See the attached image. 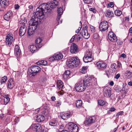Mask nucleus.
<instances>
[{
    "mask_svg": "<svg viewBox=\"0 0 132 132\" xmlns=\"http://www.w3.org/2000/svg\"><path fill=\"white\" fill-rule=\"evenodd\" d=\"M38 8L37 9V12L35 14V16L34 18L32 17L30 21H29V28L27 32L28 35L31 36L34 32L35 30L37 28V26L38 24V17L42 16L43 14V10L40 9Z\"/></svg>",
    "mask_w": 132,
    "mask_h": 132,
    "instance_id": "f257e3e1",
    "label": "nucleus"
},
{
    "mask_svg": "<svg viewBox=\"0 0 132 132\" xmlns=\"http://www.w3.org/2000/svg\"><path fill=\"white\" fill-rule=\"evenodd\" d=\"M41 70V68L37 65H32L29 68L28 73L30 75H32L30 78L32 82H35V76Z\"/></svg>",
    "mask_w": 132,
    "mask_h": 132,
    "instance_id": "f03ea898",
    "label": "nucleus"
},
{
    "mask_svg": "<svg viewBox=\"0 0 132 132\" xmlns=\"http://www.w3.org/2000/svg\"><path fill=\"white\" fill-rule=\"evenodd\" d=\"M82 81V83L86 87H92V86L94 85L96 82V78L93 77H86Z\"/></svg>",
    "mask_w": 132,
    "mask_h": 132,
    "instance_id": "7ed1b4c3",
    "label": "nucleus"
},
{
    "mask_svg": "<svg viewBox=\"0 0 132 132\" xmlns=\"http://www.w3.org/2000/svg\"><path fill=\"white\" fill-rule=\"evenodd\" d=\"M80 60L77 57H72L68 61L67 64L68 66L70 68L77 67L79 63Z\"/></svg>",
    "mask_w": 132,
    "mask_h": 132,
    "instance_id": "20e7f679",
    "label": "nucleus"
},
{
    "mask_svg": "<svg viewBox=\"0 0 132 132\" xmlns=\"http://www.w3.org/2000/svg\"><path fill=\"white\" fill-rule=\"evenodd\" d=\"M96 119L94 116L87 118L84 121V124L85 126L89 127L94 123L96 121Z\"/></svg>",
    "mask_w": 132,
    "mask_h": 132,
    "instance_id": "39448f33",
    "label": "nucleus"
},
{
    "mask_svg": "<svg viewBox=\"0 0 132 132\" xmlns=\"http://www.w3.org/2000/svg\"><path fill=\"white\" fill-rule=\"evenodd\" d=\"M67 128L69 131L71 132H78V126L72 122L69 123Z\"/></svg>",
    "mask_w": 132,
    "mask_h": 132,
    "instance_id": "423d86ee",
    "label": "nucleus"
},
{
    "mask_svg": "<svg viewBox=\"0 0 132 132\" xmlns=\"http://www.w3.org/2000/svg\"><path fill=\"white\" fill-rule=\"evenodd\" d=\"M86 87L82 83V81H80L76 84L75 89L78 92H81L85 89Z\"/></svg>",
    "mask_w": 132,
    "mask_h": 132,
    "instance_id": "0eeeda50",
    "label": "nucleus"
},
{
    "mask_svg": "<svg viewBox=\"0 0 132 132\" xmlns=\"http://www.w3.org/2000/svg\"><path fill=\"white\" fill-rule=\"evenodd\" d=\"M100 30L101 31H104L107 29V21H103L100 22L99 26Z\"/></svg>",
    "mask_w": 132,
    "mask_h": 132,
    "instance_id": "6e6552de",
    "label": "nucleus"
},
{
    "mask_svg": "<svg viewBox=\"0 0 132 132\" xmlns=\"http://www.w3.org/2000/svg\"><path fill=\"white\" fill-rule=\"evenodd\" d=\"M70 50L72 53L76 54L79 52L78 46L75 43H72L70 47Z\"/></svg>",
    "mask_w": 132,
    "mask_h": 132,
    "instance_id": "1a4fd4ad",
    "label": "nucleus"
},
{
    "mask_svg": "<svg viewBox=\"0 0 132 132\" xmlns=\"http://www.w3.org/2000/svg\"><path fill=\"white\" fill-rule=\"evenodd\" d=\"M97 68L101 70H104L107 67V64L103 61H98L97 63Z\"/></svg>",
    "mask_w": 132,
    "mask_h": 132,
    "instance_id": "9d476101",
    "label": "nucleus"
},
{
    "mask_svg": "<svg viewBox=\"0 0 132 132\" xmlns=\"http://www.w3.org/2000/svg\"><path fill=\"white\" fill-rule=\"evenodd\" d=\"M6 45H9L12 44L13 40V34L10 33L8 34L6 38Z\"/></svg>",
    "mask_w": 132,
    "mask_h": 132,
    "instance_id": "9b49d317",
    "label": "nucleus"
},
{
    "mask_svg": "<svg viewBox=\"0 0 132 132\" xmlns=\"http://www.w3.org/2000/svg\"><path fill=\"white\" fill-rule=\"evenodd\" d=\"M87 27L83 28L82 30V35L85 39H88L90 37V34L88 32Z\"/></svg>",
    "mask_w": 132,
    "mask_h": 132,
    "instance_id": "f8f14e48",
    "label": "nucleus"
},
{
    "mask_svg": "<svg viewBox=\"0 0 132 132\" xmlns=\"http://www.w3.org/2000/svg\"><path fill=\"white\" fill-rule=\"evenodd\" d=\"M108 38L112 42H115L117 40V37L115 34L112 31L109 33L108 35Z\"/></svg>",
    "mask_w": 132,
    "mask_h": 132,
    "instance_id": "ddd939ff",
    "label": "nucleus"
},
{
    "mask_svg": "<svg viewBox=\"0 0 132 132\" xmlns=\"http://www.w3.org/2000/svg\"><path fill=\"white\" fill-rule=\"evenodd\" d=\"M33 129L36 132H42L43 128L39 124H34L33 125Z\"/></svg>",
    "mask_w": 132,
    "mask_h": 132,
    "instance_id": "4468645a",
    "label": "nucleus"
},
{
    "mask_svg": "<svg viewBox=\"0 0 132 132\" xmlns=\"http://www.w3.org/2000/svg\"><path fill=\"white\" fill-rule=\"evenodd\" d=\"M14 86V82L13 79L10 78L8 81L7 84V88L11 89H12Z\"/></svg>",
    "mask_w": 132,
    "mask_h": 132,
    "instance_id": "2eb2a0df",
    "label": "nucleus"
},
{
    "mask_svg": "<svg viewBox=\"0 0 132 132\" xmlns=\"http://www.w3.org/2000/svg\"><path fill=\"white\" fill-rule=\"evenodd\" d=\"M49 4L51 8L54 9L57 7L59 5V2L56 0H51Z\"/></svg>",
    "mask_w": 132,
    "mask_h": 132,
    "instance_id": "dca6fc26",
    "label": "nucleus"
},
{
    "mask_svg": "<svg viewBox=\"0 0 132 132\" xmlns=\"http://www.w3.org/2000/svg\"><path fill=\"white\" fill-rule=\"evenodd\" d=\"M35 44H32L29 46V48L31 52L34 53L37 51L39 48Z\"/></svg>",
    "mask_w": 132,
    "mask_h": 132,
    "instance_id": "f3484780",
    "label": "nucleus"
},
{
    "mask_svg": "<svg viewBox=\"0 0 132 132\" xmlns=\"http://www.w3.org/2000/svg\"><path fill=\"white\" fill-rule=\"evenodd\" d=\"M71 116L70 112H67L66 113H62L61 114L60 117L63 120H67Z\"/></svg>",
    "mask_w": 132,
    "mask_h": 132,
    "instance_id": "a211bd4d",
    "label": "nucleus"
},
{
    "mask_svg": "<svg viewBox=\"0 0 132 132\" xmlns=\"http://www.w3.org/2000/svg\"><path fill=\"white\" fill-rule=\"evenodd\" d=\"M13 13L12 11H9L4 16V19L6 20H9L12 17Z\"/></svg>",
    "mask_w": 132,
    "mask_h": 132,
    "instance_id": "6ab92c4d",
    "label": "nucleus"
},
{
    "mask_svg": "<svg viewBox=\"0 0 132 132\" xmlns=\"http://www.w3.org/2000/svg\"><path fill=\"white\" fill-rule=\"evenodd\" d=\"M26 30V27L22 26H21L20 28L19 31V35L20 36H23L25 34Z\"/></svg>",
    "mask_w": 132,
    "mask_h": 132,
    "instance_id": "aec40b11",
    "label": "nucleus"
},
{
    "mask_svg": "<svg viewBox=\"0 0 132 132\" xmlns=\"http://www.w3.org/2000/svg\"><path fill=\"white\" fill-rule=\"evenodd\" d=\"M9 0H1L0 4L2 6L5 7L8 6L9 4Z\"/></svg>",
    "mask_w": 132,
    "mask_h": 132,
    "instance_id": "412c9836",
    "label": "nucleus"
},
{
    "mask_svg": "<svg viewBox=\"0 0 132 132\" xmlns=\"http://www.w3.org/2000/svg\"><path fill=\"white\" fill-rule=\"evenodd\" d=\"M14 51L16 53V55L17 57H19L21 53V50L19 46L18 45H16L15 46Z\"/></svg>",
    "mask_w": 132,
    "mask_h": 132,
    "instance_id": "4be33fe9",
    "label": "nucleus"
},
{
    "mask_svg": "<svg viewBox=\"0 0 132 132\" xmlns=\"http://www.w3.org/2000/svg\"><path fill=\"white\" fill-rule=\"evenodd\" d=\"M84 61L85 63L90 62L92 61L94 59V57H91L90 56H84L83 58Z\"/></svg>",
    "mask_w": 132,
    "mask_h": 132,
    "instance_id": "5701e85b",
    "label": "nucleus"
},
{
    "mask_svg": "<svg viewBox=\"0 0 132 132\" xmlns=\"http://www.w3.org/2000/svg\"><path fill=\"white\" fill-rule=\"evenodd\" d=\"M42 41V39L40 37H39L36 39L35 41V44L37 46L38 48H40L42 46V44L41 43Z\"/></svg>",
    "mask_w": 132,
    "mask_h": 132,
    "instance_id": "b1692460",
    "label": "nucleus"
},
{
    "mask_svg": "<svg viewBox=\"0 0 132 132\" xmlns=\"http://www.w3.org/2000/svg\"><path fill=\"white\" fill-rule=\"evenodd\" d=\"M45 117L42 115L39 114L37 115L36 117L37 122H40L43 121L45 120Z\"/></svg>",
    "mask_w": 132,
    "mask_h": 132,
    "instance_id": "393cba45",
    "label": "nucleus"
},
{
    "mask_svg": "<svg viewBox=\"0 0 132 132\" xmlns=\"http://www.w3.org/2000/svg\"><path fill=\"white\" fill-rule=\"evenodd\" d=\"M56 60H60L62 59L63 57L62 54L59 52H58L54 54Z\"/></svg>",
    "mask_w": 132,
    "mask_h": 132,
    "instance_id": "a878e982",
    "label": "nucleus"
},
{
    "mask_svg": "<svg viewBox=\"0 0 132 132\" xmlns=\"http://www.w3.org/2000/svg\"><path fill=\"white\" fill-rule=\"evenodd\" d=\"M57 87L59 89L63 88L64 87L63 82L61 80H58L56 82Z\"/></svg>",
    "mask_w": 132,
    "mask_h": 132,
    "instance_id": "bb28decb",
    "label": "nucleus"
},
{
    "mask_svg": "<svg viewBox=\"0 0 132 132\" xmlns=\"http://www.w3.org/2000/svg\"><path fill=\"white\" fill-rule=\"evenodd\" d=\"M84 55L86 56H90L91 57H94L93 54L90 49L87 50L85 54Z\"/></svg>",
    "mask_w": 132,
    "mask_h": 132,
    "instance_id": "cd10ccee",
    "label": "nucleus"
},
{
    "mask_svg": "<svg viewBox=\"0 0 132 132\" xmlns=\"http://www.w3.org/2000/svg\"><path fill=\"white\" fill-rule=\"evenodd\" d=\"M4 104L6 105L9 102L10 98H9V96L8 95H6L4 96Z\"/></svg>",
    "mask_w": 132,
    "mask_h": 132,
    "instance_id": "c85d7f7f",
    "label": "nucleus"
},
{
    "mask_svg": "<svg viewBox=\"0 0 132 132\" xmlns=\"http://www.w3.org/2000/svg\"><path fill=\"white\" fill-rule=\"evenodd\" d=\"M70 74V72L69 70L65 71L63 75V77L64 78L67 79L69 77V75Z\"/></svg>",
    "mask_w": 132,
    "mask_h": 132,
    "instance_id": "c756f323",
    "label": "nucleus"
},
{
    "mask_svg": "<svg viewBox=\"0 0 132 132\" xmlns=\"http://www.w3.org/2000/svg\"><path fill=\"white\" fill-rule=\"evenodd\" d=\"M82 101L81 100H77L76 102V107L78 108H81L82 105Z\"/></svg>",
    "mask_w": 132,
    "mask_h": 132,
    "instance_id": "7c9ffc66",
    "label": "nucleus"
},
{
    "mask_svg": "<svg viewBox=\"0 0 132 132\" xmlns=\"http://www.w3.org/2000/svg\"><path fill=\"white\" fill-rule=\"evenodd\" d=\"M49 124L51 126L53 127L56 126L57 125V121L56 120H52L49 122Z\"/></svg>",
    "mask_w": 132,
    "mask_h": 132,
    "instance_id": "2f4dec72",
    "label": "nucleus"
},
{
    "mask_svg": "<svg viewBox=\"0 0 132 132\" xmlns=\"http://www.w3.org/2000/svg\"><path fill=\"white\" fill-rule=\"evenodd\" d=\"M7 79V77L6 76H4L2 77L1 80V85L4 83H5Z\"/></svg>",
    "mask_w": 132,
    "mask_h": 132,
    "instance_id": "473e14b6",
    "label": "nucleus"
},
{
    "mask_svg": "<svg viewBox=\"0 0 132 132\" xmlns=\"http://www.w3.org/2000/svg\"><path fill=\"white\" fill-rule=\"evenodd\" d=\"M117 67V66L116 64L115 63H113L111 64L110 66V68L111 69H112V71H115Z\"/></svg>",
    "mask_w": 132,
    "mask_h": 132,
    "instance_id": "72a5a7b5",
    "label": "nucleus"
},
{
    "mask_svg": "<svg viewBox=\"0 0 132 132\" xmlns=\"http://www.w3.org/2000/svg\"><path fill=\"white\" fill-rule=\"evenodd\" d=\"M87 69V67H83L82 69L80 70V72L83 73H85L86 72V69Z\"/></svg>",
    "mask_w": 132,
    "mask_h": 132,
    "instance_id": "f704fd0d",
    "label": "nucleus"
},
{
    "mask_svg": "<svg viewBox=\"0 0 132 132\" xmlns=\"http://www.w3.org/2000/svg\"><path fill=\"white\" fill-rule=\"evenodd\" d=\"M113 12L110 10L109 9H108V17L111 18L113 16Z\"/></svg>",
    "mask_w": 132,
    "mask_h": 132,
    "instance_id": "c9c22d12",
    "label": "nucleus"
},
{
    "mask_svg": "<svg viewBox=\"0 0 132 132\" xmlns=\"http://www.w3.org/2000/svg\"><path fill=\"white\" fill-rule=\"evenodd\" d=\"M20 23L21 24H22V26H23V27H24H24H25V24L27 23L26 19L25 18H24L23 19H21L20 20Z\"/></svg>",
    "mask_w": 132,
    "mask_h": 132,
    "instance_id": "e433bc0d",
    "label": "nucleus"
},
{
    "mask_svg": "<svg viewBox=\"0 0 132 132\" xmlns=\"http://www.w3.org/2000/svg\"><path fill=\"white\" fill-rule=\"evenodd\" d=\"M122 12L119 10H116L115 11L114 13L117 16H120L122 14Z\"/></svg>",
    "mask_w": 132,
    "mask_h": 132,
    "instance_id": "4c0bfd02",
    "label": "nucleus"
},
{
    "mask_svg": "<svg viewBox=\"0 0 132 132\" xmlns=\"http://www.w3.org/2000/svg\"><path fill=\"white\" fill-rule=\"evenodd\" d=\"M98 103L99 105L101 106H103L105 104L104 101L102 100H99L98 101Z\"/></svg>",
    "mask_w": 132,
    "mask_h": 132,
    "instance_id": "58836bf2",
    "label": "nucleus"
},
{
    "mask_svg": "<svg viewBox=\"0 0 132 132\" xmlns=\"http://www.w3.org/2000/svg\"><path fill=\"white\" fill-rule=\"evenodd\" d=\"M63 9L62 8L60 7L57 9L58 15H61L62 14Z\"/></svg>",
    "mask_w": 132,
    "mask_h": 132,
    "instance_id": "ea45409f",
    "label": "nucleus"
},
{
    "mask_svg": "<svg viewBox=\"0 0 132 132\" xmlns=\"http://www.w3.org/2000/svg\"><path fill=\"white\" fill-rule=\"evenodd\" d=\"M104 95V96H107V87H105L103 89Z\"/></svg>",
    "mask_w": 132,
    "mask_h": 132,
    "instance_id": "a19ab883",
    "label": "nucleus"
},
{
    "mask_svg": "<svg viewBox=\"0 0 132 132\" xmlns=\"http://www.w3.org/2000/svg\"><path fill=\"white\" fill-rule=\"evenodd\" d=\"M90 30L92 32L94 33L95 32L96 30L95 27L90 25Z\"/></svg>",
    "mask_w": 132,
    "mask_h": 132,
    "instance_id": "79ce46f5",
    "label": "nucleus"
},
{
    "mask_svg": "<svg viewBox=\"0 0 132 132\" xmlns=\"http://www.w3.org/2000/svg\"><path fill=\"white\" fill-rule=\"evenodd\" d=\"M75 36L76 39L77 40V41L79 40L81 38L80 37V35L78 33L75 34L74 36Z\"/></svg>",
    "mask_w": 132,
    "mask_h": 132,
    "instance_id": "37998d69",
    "label": "nucleus"
},
{
    "mask_svg": "<svg viewBox=\"0 0 132 132\" xmlns=\"http://www.w3.org/2000/svg\"><path fill=\"white\" fill-rule=\"evenodd\" d=\"M55 56L54 55L53 56L50 57L49 59V60L51 62H53L56 60L55 57Z\"/></svg>",
    "mask_w": 132,
    "mask_h": 132,
    "instance_id": "c03bdc74",
    "label": "nucleus"
},
{
    "mask_svg": "<svg viewBox=\"0 0 132 132\" xmlns=\"http://www.w3.org/2000/svg\"><path fill=\"white\" fill-rule=\"evenodd\" d=\"M93 0H83L84 3L87 4H90L92 3Z\"/></svg>",
    "mask_w": 132,
    "mask_h": 132,
    "instance_id": "a18cd8bd",
    "label": "nucleus"
},
{
    "mask_svg": "<svg viewBox=\"0 0 132 132\" xmlns=\"http://www.w3.org/2000/svg\"><path fill=\"white\" fill-rule=\"evenodd\" d=\"M99 36L98 34L97 33H94L93 35V37L95 39H97L99 38Z\"/></svg>",
    "mask_w": 132,
    "mask_h": 132,
    "instance_id": "49530a36",
    "label": "nucleus"
},
{
    "mask_svg": "<svg viewBox=\"0 0 132 132\" xmlns=\"http://www.w3.org/2000/svg\"><path fill=\"white\" fill-rule=\"evenodd\" d=\"M116 109L113 107H111L110 108V110L108 111V113L110 114V113L114 111H115Z\"/></svg>",
    "mask_w": 132,
    "mask_h": 132,
    "instance_id": "de8ad7c7",
    "label": "nucleus"
},
{
    "mask_svg": "<svg viewBox=\"0 0 132 132\" xmlns=\"http://www.w3.org/2000/svg\"><path fill=\"white\" fill-rule=\"evenodd\" d=\"M114 6V3L112 2H110V4H108V7H111V8L113 7Z\"/></svg>",
    "mask_w": 132,
    "mask_h": 132,
    "instance_id": "09e8293b",
    "label": "nucleus"
},
{
    "mask_svg": "<svg viewBox=\"0 0 132 132\" xmlns=\"http://www.w3.org/2000/svg\"><path fill=\"white\" fill-rule=\"evenodd\" d=\"M56 102V106L57 107L59 106L61 104V102L60 101H58Z\"/></svg>",
    "mask_w": 132,
    "mask_h": 132,
    "instance_id": "8fccbe9b",
    "label": "nucleus"
},
{
    "mask_svg": "<svg viewBox=\"0 0 132 132\" xmlns=\"http://www.w3.org/2000/svg\"><path fill=\"white\" fill-rule=\"evenodd\" d=\"M123 112L122 111H120L118 112L116 114L117 118H118L119 116L122 115L123 114Z\"/></svg>",
    "mask_w": 132,
    "mask_h": 132,
    "instance_id": "3c124183",
    "label": "nucleus"
},
{
    "mask_svg": "<svg viewBox=\"0 0 132 132\" xmlns=\"http://www.w3.org/2000/svg\"><path fill=\"white\" fill-rule=\"evenodd\" d=\"M64 124L61 123L59 126V128L60 129H64Z\"/></svg>",
    "mask_w": 132,
    "mask_h": 132,
    "instance_id": "603ef678",
    "label": "nucleus"
},
{
    "mask_svg": "<svg viewBox=\"0 0 132 132\" xmlns=\"http://www.w3.org/2000/svg\"><path fill=\"white\" fill-rule=\"evenodd\" d=\"M90 11H92L94 13H96V10L95 8H90L89 9Z\"/></svg>",
    "mask_w": 132,
    "mask_h": 132,
    "instance_id": "864d4df0",
    "label": "nucleus"
},
{
    "mask_svg": "<svg viewBox=\"0 0 132 132\" xmlns=\"http://www.w3.org/2000/svg\"><path fill=\"white\" fill-rule=\"evenodd\" d=\"M14 7L15 10H18L20 6L18 4H16L14 5Z\"/></svg>",
    "mask_w": 132,
    "mask_h": 132,
    "instance_id": "5fc2aeb1",
    "label": "nucleus"
},
{
    "mask_svg": "<svg viewBox=\"0 0 132 132\" xmlns=\"http://www.w3.org/2000/svg\"><path fill=\"white\" fill-rule=\"evenodd\" d=\"M19 118L18 117L16 118L14 120V122H15V124H16V123H17L18 122H19Z\"/></svg>",
    "mask_w": 132,
    "mask_h": 132,
    "instance_id": "6e6d98bb",
    "label": "nucleus"
},
{
    "mask_svg": "<svg viewBox=\"0 0 132 132\" xmlns=\"http://www.w3.org/2000/svg\"><path fill=\"white\" fill-rule=\"evenodd\" d=\"M75 38V36H73L70 40V43H71L73 42L74 41Z\"/></svg>",
    "mask_w": 132,
    "mask_h": 132,
    "instance_id": "4d7b16f0",
    "label": "nucleus"
},
{
    "mask_svg": "<svg viewBox=\"0 0 132 132\" xmlns=\"http://www.w3.org/2000/svg\"><path fill=\"white\" fill-rule=\"evenodd\" d=\"M42 60L40 61H39L38 62H37L36 63V64L38 65H41V64H42Z\"/></svg>",
    "mask_w": 132,
    "mask_h": 132,
    "instance_id": "13d9d810",
    "label": "nucleus"
},
{
    "mask_svg": "<svg viewBox=\"0 0 132 132\" xmlns=\"http://www.w3.org/2000/svg\"><path fill=\"white\" fill-rule=\"evenodd\" d=\"M61 15H59L57 14V22L59 21V20L61 18Z\"/></svg>",
    "mask_w": 132,
    "mask_h": 132,
    "instance_id": "bf43d9fd",
    "label": "nucleus"
},
{
    "mask_svg": "<svg viewBox=\"0 0 132 132\" xmlns=\"http://www.w3.org/2000/svg\"><path fill=\"white\" fill-rule=\"evenodd\" d=\"M120 77V74L119 73L117 74L115 77V78L117 79H118Z\"/></svg>",
    "mask_w": 132,
    "mask_h": 132,
    "instance_id": "052dcab7",
    "label": "nucleus"
},
{
    "mask_svg": "<svg viewBox=\"0 0 132 132\" xmlns=\"http://www.w3.org/2000/svg\"><path fill=\"white\" fill-rule=\"evenodd\" d=\"M42 62H43L42 64V65H45L47 64V62L46 61L42 60Z\"/></svg>",
    "mask_w": 132,
    "mask_h": 132,
    "instance_id": "680f3d73",
    "label": "nucleus"
},
{
    "mask_svg": "<svg viewBox=\"0 0 132 132\" xmlns=\"http://www.w3.org/2000/svg\"><path fill=\"white\" fill-rule=\"evenodd\" d=\"M8 129H2L1 132H8Z\"/></svg>",
    "mask_w": 132,
    "mask_h": 132,
    "instance_id": "e2e57ef3",
    "label": "nucleus"
},
{
    "mask_svg": "<svg viewBox=\"0 0 132 132\" xmlns=\"http://www.w3.org/2000/svg\"><path fill=\"white\" fill-rule=\"evenodd\" d=\"M120 57H122L123 58H125L126 57V55L125 54H123L120 55Z\"/></svg>",
    "mask_w": 132,
    "mask_h": 132,
    "instance_id": "0e129e2a",
    "label": "nucleus"
},
{
    "mask_svg": "<svg viewBox=\"0 0 132 132\" xmlns=\"http://www.w3.org/2000/svg\"><path fill=\"white\" fill-rule=\"evenodd\" d=\"M48 110H46V109L44 111V114H47L48 113Z\"/></svg>",
    "mask_w": 132,
    "mask_h": 132,
    "instance_id": "69168bd1",
    "label": "nucleus"
},
{
    "mask_svg": "<svg viewBox=\"0 0 132 132\" xmlns=\"http://www.w3.org/2000/svg\"><path fill=\"white\" fill-rule=\"evenodd\" d=\"M51 99L52 101H54L56 100L55 97L54 96H52Z\"/></svg>",
    "mask_w": 132,
    "mask_h": 132,
    "instance_id": "338daca9",
    "label": "nucleus"
},
{
    "mask_svg": "<svg viewBox=\"0 0 132 132\" xmlns=\"http://www.w3.org/2000/svg\"><path fill=\"white\" fill-rule=\"evenodd\" d=\"M82 27H79L78 29L76 31V32L78 33L81 29Z\"/></svg>",
    "mask_w": 132,
    "mask_h": 132,
    "instance_id": "774afa93",
    "label": "nucleus"
}]
</instances>
